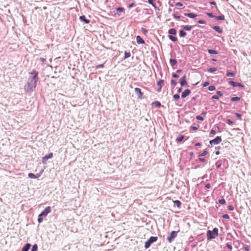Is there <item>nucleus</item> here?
Wrapping results in <instances>:
<instances>
[{
  "instance_id": "nucleus-33",
  "label": "nucleus",
  "mask_w": 251,
  "mask_h": 251,
  "mask_svg": "<svg viewBox=\"0 0 251 251\" xmlns=\"http://www.w3.org/2000/svg\"><path fill=\"white\" fill-rule=\"evenodd\" d=\"M235 75V73L233 72H230L229 71H227L226 72V76L228 77L230 76H234Z\"/></svg>"
},
{
  "instance_id": "nucleus-19",
  "label": "nucleus",
  "mask_w": 251,
  "mask_h": 251,
  "mask_svg": "<svg viewBox=\"0 0 251 251\" xmlns=\"http://www.w3.org/2000/svg\"><path fill=\"white\" fill-rule=\"evenodd\" d=\"M181 27L184 30H187V31H190L193 27V26L192 25H182Z\"/></svg>"
},
{
  "instance_id": "nucleus-14",
  "label": "nucleus",
  "mask_w": 251,
  "mask_h": 251,
  "mask_svg": "<svg viewBox=\"0 0 251 251\" xmlns=\"http://www.w3.org/2000/svg\"><path fill=\"white\" fill-rule=\"evenodd\" d=\"M212 28L216 32H217L219 33H223V29L219 26L217 25H214L212 27Z\"/></svg>"
},
{
  "instance_id": "nucleus-49",
  "label": "nucleus",
  "mask_w": 251,
  "mask_h": 251,
  "mask_svg": "<svg viewBox=\"0 0 251 251\" xmlns=\"http://www.w3.org/2000/svg\"><path fill=\"white\" fill-rule=\"evenodd\" d=\"M209 84V81H205L204 83H203L202 86L204 87H205L207 86Z\"/></svg>"
},
{
  "instance_id": "nucleus-44",
  "label": "nucleus",
  "mask_w": 251,
  "mask_h": 251,
  "mask_svg": "<svg viewBox=\"0 0 251 251\" xmlns=\"http://www.w3.org/2000/svg\"><path fill=\"white\" fill-rule=\"evenodd\" d=\"M196 119L198 120H199V121H202L203 120V118L202 117H201V116H197L196 117Z\"/></svg>"
},
{
  "instance_id": "nucleus-53",
  "label": "nucleus",
  "mask_w": 251,
  "mask_h": 251,
  "mask_svg": "<svg viewBox=\"0 0 251 251\" xmlns=\"http://www.w3.org/2000/svg\"><path fill=\"white\" fill-rule=\"evenodd\" d=\"M211 99H213V100H218L219 99V97L217 95H214V96H213L212 97Z\"/></svg>"
},
{
  "instance_id": "nucleus-59",
  "label": "nucleus",
  "mask_w": 251,
  "mask_h": 251,
  "mask_svg": "<svg viewBox=\"0 0 251 251\" xmlns=\"http://www.w3.org/2000/svg\"><path fill=\"white\" fill-rule=\"evenodd\" d=\"M205 188L207 189H210L211 188V185L210 183H207L205 185Z\"/></svg>"
},
{
  "instance_id": "nucleus-55",
  "label": "nucleus",
  "mask_w": 251,
  "mask_h": 251,
  "mask_svg": "<svg viewBox=\"0 0 251 251\" xmlns=\"http://www.w3.org/2000/svg\"><path fill=\"white\" fill-rule=\"evenodd\" d=\"M216 93L217 94V95L219 96H223V93L221 91H217Z\"/></svg>"
},
{
  "instance_id": "nucleus-20",
  "label": "nucleus",
  "mask_w": 251,
  "mask_h": 251,
  "mask_svg": "<svg viewBox=\"0 0 251 251\" xmlns=\"http://www.w3.org/2000/svg\"><path fill=\"white\" fill-rule=\"evenodd\" d=\"M170 63L174 69V66L176 65L177 61L175 59L171 58L170 59Z\"/></svg>"
},
{
  "instance_id": "nucleus-64",
  "label": "nucleus",
  "mask_w": 251,
  "mask_h": 251,
  "mask_svg": "<svg viewBox=\"0 0 251 251\" xmlns=\"http://www.w3.org/2000/svg\"><path fill=\"white\" fill-rule=\"evenodd\" d=\"M201 144L200 143H197L195 144V146L197 147H201Z\"/></svg>"
},
{
  "instance_id": "nucleus-38",
  "label": "nucleus",
  "mask_w": 251,
  "mask_h": 251,
  "mask_svg": "<svg viewBox=\"0 0 251 251\" xmlns=\"http://www.w3.org/2000/svg\"><path fill=\"white\" fill-rule=\"evenodd\" d=\"M177 83L176 81L174 79H172L171 81V85L173 86L174 87L176 86Z\"/></svg>"
},
{
  "instance_id": "nucleus-50",
  "label": "nucleus",
  "mask_w": 251,
  "mask_h": 251,
  "mask_svg": "<svg viewBox=\"0 0 251 251\" xmlns=\"http://www.w3.org/2000/svg\"><path fill=\"white\" fill-rule=\"evenodd\" d=\"M104 67V64H100L96 66V69L102 68Z\"/></svg>"
},
{
  "instance_id": "nucleus-12",
  "label": "nucleus",
  "mask_w": 251,
  "mask_h": 251,
  "mask_svg": "<svg viewBox=\"0 0 251 251\" xmlns=\"http://www.w3.org/2000/svg\"><path fill=\"white\" fill-rule=\"evenodd\" d=\"M135 92L136 94V95L138 97V98L139 99H142V96H143V93L141 91V90L139 88H135L134 89Z\"/></svg>"
},
{
  "instance_id": "nucleus-60",
  "label": "nucleus",
  "mask_w": 251,
  "mask_h": 251,
  "mask_svg": "<svg viewBox=\"0 0 251 251\" xmlns=\"http://www.w3.org/2000/svg\"><path fill=\"white\" fill-rule=\"evenodd\" d=\"M135 6V3L132 2L129 4L128 7L129 8H132Z\"/></svg>"
},
{
  "instance_id": "nucleus-21",
  "label": "nucleus",
  "mask_w": 251,
  "mask_h": 251,
  "mask_svg": "<svg viewBox=\"0 0 251 251\" xmlns=\"http://www.w3.org/2000/svg\"><path fill=\"white\" fill-rule=\"evenodd\" d=\"M169 35H174L176 34V30L175 28H171L168 30Z\"/></svg>"
},
{
  "instance_id": "nucleus-11",
  "label": "nucleus",
  "mask_w": 251,
  "mask_h": 251,
  "mask_svg": "<svg viewBox=\"0 0 251 251\" xmlns=\"http://www.w3.org/2000/svg\"><path fill=\"white\" fill-rule=\"evenodd\" d=\"M53 157V153L52 152H50L47 155H46L45 156H44L42 158V163L43 164H45L46 163V161L50 158H51Z\"/></svg>"
},
{
  "instance_id": "nucleus-54",
  "label": "nucleus",
  "mask_w": 251,
  "mask_h": 251,
  "mask_svg": "<svg viewBox=\"0 0 251 251\" xmlns=\"http://www.w3.org/2000/svg\"><path fill=\"white\" fill-rule=\"evenodd\" d=\"M244 249H245V250L246 251H249L250 250V246H247V245H246V246L244 247Z\"/></svg>"
},
{
  "instance_id": "nucleus-37",
  "label": "nucleus",
  "mask_w": 251,
  "mask_h": 251,
  "mask_svg": "<svg viewBox=\"0 0 251 251\" xmlns=\"http://www.w3.org/2000/svg\"><path fill=\"white\" fill-rule=\"evenodd\" d=\"M219 202L221 204H225L226 203V200L224 199V198H222L221 199H220L219 200Z\"/></svg>"
},
{
  "instance_id": "nucleus-4",
  "label": "nucleus",
  "mask_w": 251,
  "mask_h": 251,
  "mask_svg": "<svg viewBox=\"0 0 251 251\" xmlns=\"http://www.w3.org/2000/svg\"><path fill=\"white\" fill-rule=\"evenodd\" d=\"M158 239V237L157 236H151L146 242L145 244V248L147 249L149 248L151 245V244L156 242Z\"/></svg>"
},
{
  "instance_id": "nucleus-31",
  "label": "nucleus",
  "mask_w": 251,
  "mask_h": 251,
  "mask_svg": "<svg viewBox=\"0 0 251 251\" xmlns=\"http://www.w3.org/2000/svg\"><path fill=\"white\" fill-rule=\"evenodd\" d=\"M131 55V54L130 53V52H127V51H125V56H124V59H126V58H129Z\"/></svg>"
},
{
  "instance_id": "nucleus-41",
  "label": "nucleus",
  "mask_w": 251,
  "mask_h": 251,
  "mask_svg": "<svg viewBox=\"0 0 251 251\" xmlns=\"http://www.w3.org/2000/svg\"><path fill=\"white\" fill-rule=\"evenodd\" d=\"M173 98L175 100H177L179 99L180 96H179V95L178 94H175V95H174Z\"/></svg>"
},
{
  "instance_id": "nucleus-32",
  "label": "nucleus",
  "mask_w": 251,
  "mask_h": 251,
  "mask_svg": "<svg viewBox=\"0 0 251 251\" xmlns=\"http://www.w3.org/2000/svg\"><path fill=\"white\" fill-rule=\"evenodd\" d=\"M240 100V98L238 97H232L231 98V100L232 101H239Z\"/></svg>"
},
{
  "instance_id": "nucleus-5",
  "label": "nucleus",
  "mask_w": 251,
  "mask_h": 251,
  "mask_svg": "<svg viewBox=\"0 0 251 251\" xmlns=\"http://www.w3.org/2000/svg\"><path fill=\"white\" fill-rule=\"evenodd\" d=\"M177 231H173L171 232L169 236L167 237V240L169 243H171L172 241L177 236Z\"/></svg>"
},
{
  "instance_id": "nucleus-46",
  "label": "nucleus",
  "mask_w": 251,
  "mask_h": 251,
  "mask_svg": "<svg viewBox=\"0 0 251 251\" xmlns=\"http://www.w3.org/2000/svg\"><path fill=\"white\" fill-rule=\"evenodd\" d=\"M227 209L229 211H233L234 210V207L232 205H229L227 207Z\"/></svg>"
},
{
  "instance_id": "nucleus-29",
  "label": "nucleus",
  "mask_w": 251,
  "mask_h": 251,
  "mask_svg": "<svg viewBox=\"0 0 251 251\" xmlns=\"http://www.w3.org/2000/svg\"><path fill=\"white\" fill-rule=\"evenodd\" d=\"M116 10L120 13H125V8L122 7H119L117 8Z\"/></svg>"
},
{
  "instance_id": "nucleus-16",
  "label": "nucleus",
  "mask_w": 251,
  "mask_h": 251,
  "mask_svg": "<svg viewBox=\"0 0 251 251\" xmlns=\"http://www.w3.org/2000/svg\"><path fill=\"white\" fill-rule=\"evenodd\" d=\"M136 42L139 44H145L144 40L139 35L136 36Z\"/></svg>"
},
{
  "instance_id": "nucleus-27",
  "label": "nucleus",
  "mask_w": 251,
  "mask_h": 251,
  "mask_svg": "<svg viewBox=\"0 0 251 251\" xmlns=\"http://www.w3.org/2000/svg\"><path fill=\"white\" fill-rule=\"evenodd\" d=\"M215 18L218 21H223L225 20V16L223 15L218 16H215Z\"/></svg>"
},
{
  "instance_id": "nucleus-13",
  "label": "nucleus",
  "mask_w": 251,
  "mask_h": 251,
  "mask_svg": "<svg viewBox=\"0 0 251 251\" xmlns=\"http://www.w3.org/2000/svg\"><path fill=\"white\" fill-rule=\"evenodd\" d=\"M190 94H191L190 90L187 89L185 90L182 93L181 98L183 99L185 98L186 97L189 96Z\"/></svg>"
},
{
  "instance_id": "nucleus-7",
  "label": "nucleus",
  "mask_w": 251,
  "mask_h": 251,
  "mask_svg": "<svg viewBox=\"0 0 251 251\" xmlns=\"http://www.w3.org/2000/svg\"><path fill=\"white\" fill-rule=\"evenodd\" d=\"M179 82H180V85L182 87L188 86V83L187 82L186 80V75H183V76H182L180 78V79L179 80Z\"/></svg>"
},
{
  "instance_id": "nucleus-26",
  "label": "nucleus",
  "mask_w": 251,
  "mask_h": 251,
  "mask_svg": "<svg viewBox=\"0 0 251 251\" xmlns=\"http://www.w3.org/2000/svg\"><path fill=\"white\" fill-rule=\"evenodd\" d=\"M174 203L177 206L178 208H179L181 205V202L178 200H176L173 201Z\"/></svg>"
},
{
  "instance_id": "nucleus-36",
  "label": "nucleus",
  "mask_w": 251,
  "mask_h": 251,
  "mask_svg": "<svg viewBox=\"0 0 251 251\" xmlns=\"http://www.w3.org/2000/svg\"><path fill=\"white\" fill-rule=\"evenodd\" d=\"M222 163L220 161H218L216 163V166L217 168H220L221 167Z\"/></svg>"
},
{
  "instance_id": "nucleus-48",
  "label": "nucleus",
  "mask_w": 251,
  "mask_h": 251,
  "mask_svg": "<svg viewBox=\"0 0 251 251\" xmlns=\"http://www.w3.org/2000/svg\"><path fill=\"white\" fill-rule=\"evenodd\" d=\"M223 218L226 219H229V216H228V215L225 214L223 215Z\"/></svg>"
},
{
  "instance_id": "nucleus-45",
  "label": "nucleus",
  "mask_w": 251,
  "mask_h": 251,
  "mask_svg": "<svg viewBox=\"0 0 251 251\" xmlns=\"http://www.w3.org/2000/svg\"><path fill=\"white\" fill-rule=\"evenodd\" d=\"M173 17H174L175 19H177V20H178V19H179L180 18V16L177 15H176V14H175V13H174V14H173Z\"/></svg>"
},
{
  "instance_id": "nucleus-2",
  "label": "nucleus",
  "mask_w": 251,
  "mask_h": 251,
  "mask_svg": "<svg viewBox=\"0 0 251 251\" xmlns=\"http://www.w3.org/2000/svg\"><path fill=\"white\" fill-rule=\"evenodd\" d=\"M51 212V207L50 206H48L45 208V209L41 212V213L39 215L38 218V222L39 223H41L43 221V218L47 216V215Z\"/></svg>"
},
{
  "instance_id": "nucleus-10",
  "label": "nucleus",
  "mask_w": 251,
  "mask_h": 251,
  "mask_svg": "<svg viewBox=\"0 0 251 251\" xmlns=\"http://www.w3.org/2000/svg\"><path fill=\"white\" fill-rule=\"evenodd\" d=\"M164 85V80L162 79H159V81L157 83V85L158 86V89L157 91L158 92H160L161 90L162 87Z\"/></svg>"
},
{
  "instance_id": "nucleus-61",
  "label": "nucleus",
  "mask_w": 251,
  "mask_h": 251,
  "mask_svg": "<svg viewBox=\"0 0 251 251\" xmlns=\"http://www.w3.org/2000/svg\"><path fill=\"white\" fill-rule=\"evenodd\" d=\"M199 161L201 162H205V159L203 158H199Z\"/></svg>"
},
{
  "instance_id": "nucleus-39",
  "label": "nucleus",
  "mask_w": 251,
  "mask_h": 251,
  "mask_svg": "<svg viewBox=\"0 0 251 251\" xmlns=\"http://www.w3.org/2000/svg\"><path fill=\"white\" fill-rule=\"evenodd\" d=\"M208 89V90H209L210 91H212L215 90L216 89V88L214 85H211V86H209Z\"/></svg>"
},
{
  "instance_id": "nucleus-9",
  "label": "nucleus",
  "mask_w": 251,
  "mask_h": 251,
  "mask_svg": "<svg viewBox=\"0 0 251 251\" xmlns=\"http://www.w3.org/2000/svg\"><path fill=\"white\" fill-rule=\"evenodd\" d=\"M43 172V170H42L40 173L36 174L35 175L33 173H29L28 175V176L30 178H38L41 176V175Z\"/></svg>"
},
{
  "instance_id": "nucleus-51",
  "label": "nucleus",
  "mask_w": 251,
  "mask_h": 251,
  "mask_svg": "<svg viewBox=\"0 0 251 251\" xmlns=\"http://www.w3.org/2000/svg\"><path fill=\"white\" fill-rule=\"evenodd\" d=\"M172 76L174 78H178L179 77V75L176 73H173L172 74Z\"/></svg>"
},
{
  "instance_id": "nucleus-47",
  "label": "nucleus",
  "mask_w": 251,
  "mask_h": 251,
  "mask_svg": "<svg viewBox=\"0 0 251 251\" xmlns=\"http://www.w3.org/2000/svg\"><path fill=\"white\" fill-rule=\"evenodd\" d=\"M183 5V4H182V3H181L180 2H178L176 3V6L181 7Z\"/></svg>"
},
{
  "instance_id": "nucleus-24",
  "label": "nucleus",
  "mask_w": 251,
  "mask_h": 251,
  "mask_svg": "<svg viewBox=\"0 0 251 251\" xmlns=\"http://www.w3.org/2000/svg\"><path fill=\"white\" fill-rule=\"evenodd\" d=\"M168 38L170 40H171L172 41H173L174 42H175L177 40V38L173 35H169Z\"/></svg>"
},
{
  "instance_id": "nucleus-35",
  "label": "nucleus",
  "mask_w": 251,
  "mask_h": 251,
  "mask_svg": "<svg viewBox=\"0 0 251 251\" xmlns=\"http://www.w3.org/2000/svg\"><path fill=\"white\" fill-rule=\"evenodd\" d=\"M207 154V151H203L202 153L199 154V157H203L205 156Z\"/></svg>"
},
{
  "instance_id": "nucleus-23",
  "label": "nucleus",
  "mask_w": 251,
  "mask_h": 251,
  "mask_svg": "<svg viewBox=\"0 0 251 251\" xmlns=\"http://www.w3.org/2000/svg\"><path fill=\"white\" fill-rule=\"evenodd\" d=\"M184 138V136L183 135H179L176 139V141L177 142H181Z\"/></svg>"
},
{
  "instance_id": "nucleus-17",
  "label": "nucleus",
  "mask_w": 251,
  "mask_h": 251,
  "mask_svg": "<svg viewBox=\"0 0 251 251\" xmlns=\"http://www.w3.org/2000/svg\"><path fill=\"white\" fill-rule=\"evenodd\" d=\"M79 19L81 21L83 22L86 24H89L90 23V20L87 19L84 15L80 16Z\"/></svg>"
},
{
  "instance_id": "nucleus-8",
  "label": "nucleus",
  "mask_w": 251,
  "mask_h": 251,
  "mask_svg": "<svg viewBox=\"0 0 251 251\" xmlns=\"http://www.w3.org/2000/svg\"><path fill=\"white\" fill-rule=\"evenodd\" d=\"M229 84L232 85L233 87H239L242 88H244L245 86L241 83L236 82L233 81H230Z\"/></svg>"
},
{
  "instance_id": "nucleus-15",
  "label": "nucleus",
  "mask_w": 251,
  "mask_h": 251,
  "mask_svg": "<svg viewBox=\"0 0 251 251\" xmlns=\"http://www.w3.org/2000/svg\"><path fill=\"white\" fill-rule=\"evenodd\" d=\"M184 14L185 16L188 17L190 18H192V19L195 18L196 17H197V15L195 13H184Z\"/></svg>"
},
{
  "instance_id": "nucleus-22",
  "label": "nucleus",
  "mask_w": 251,
  "mask_h": 251,
  "mask_svg": "<svg viewBox=\"0 0 251 251\" xmlns=\"http://www.w3.org/2000/svg\"><path fill=\"white\" fill-rule=\"evenodd\" d=\"M179 35L180 37H184L186 35V32L184 30H180L179 31Z\"/></svg>"
},
{
  "instance_id": "nucleus-52",
  "label": "nucleus",
  "mask_w": 251,
  "mask_h": 251,
  "mask_svg": "<svg viewBox=\"0 0 251 251\" xmlns=\"http://www.w3.org/2000/svg\"><path fill=\"white\" fill-rule=\"evenodd\" d=\"M235 114L238 119H240L241 118V115L240 114L238 113H235Z\"/></svg>"
},
{
  "instance_id": "nucleus-25",
  "label": "nucleus",
  "mask_w": 251,
  "mask_h": 251,
  "mask_svg": "<svg viewBox=\"0 0 251 251\" xmlns=\"http://www.w3.org/2000/svg\"><path fill=\"white\" fill-rule=\"evenodd\" d=\"M207 51L210 54H217L218 53L217 50H214L208 49Z\"/></svg>"
},
{
  "instance_id": "nucleus-34",
  "label": "nucleus",
  "mask_w": 251,
  "mask_h": 251,
  "mask_svg": "<svg viewBox=\"0 0 251 251\" xmlns=\"http://www.w3.org/2000/svg\"><path fill=\"white\" fill-rule=\"evenodd\" d=\"M38 251V246L37 244H34L32 246L31 248V251Z\"/></svg>"
},
{
  "instance_id": "nucleus-56",
  "label": "nucleus",
  "mask_w": 251,
  "mask_h": 251,
  "mask_svg": "<svg viewBox=\"0 0 251 251\" xmlns=\"http://www.w3.org/2000/svg\"><path fill=\"white\" fill-rule=\"evenodd\" d=\"M226 246L230 250H231L232 248L231 245L229 243H227Z\"/></svg>"
},
{
  "instance_id": "nucleus-1",
  "label": "nucleus",
  "mask_w": 251,
  "mask_h": 251,
  "mask_svg": "<svg viewBox=\"0 0 251 251\" xmlns=\"http://www.w3.org/2000/svg\"><path fill=\"white\" fill-rule=\"evenodd\" d=\"M30 75L26 84L25 85L24 89L27 93L32 92L37 86V83L39 80L38 72L32 70L29 73Z\"/></svg>"
},
{
  "instance_id": "nucleus-58",
  "label": "nucleus",
  "mask_w": 251,
  "mask_h": 251,
  "mask_svg": "<svg viewBox=\"0 0 251 251\" xmlns=\"http://www.w3.org/2000/svg\"><path fill=\"white\" fill-rule=\"evenodd\" d=\"M198 22L200 24H205V22L204 21H203V20H199Z\"/></svg>"
},
{
  "instance_id": "nucleus-57",
  "label": "nucleus",
  "mask_w": 251,
  "mask_h": 251,
  "mask_svg": "<svg viewBox=\"0 0 251 251\" xmlns=\"http://www.w3.org/2000/svg\"><path fill=\"white\" fill-rule=\"evenodd\" d=\"M39 60L43 63L46 61V59L45 58L40 57Z\"/></svg>"
},
{
  "instance_id": "nucleus-40",
  "label": "nucleus",
  "mask_w": 251,
  "mask_h": 251,
  "mask_svg": "<svg viewBox=\"0 0 251 251\" xmlns=\"http://www.w3.org/2000/svg\"><path fill=\"white\" fill-rule=\"evenodd\" d=\"M226 123L229 125H232L233 124V122L230 119H227Z\"/></svg>"
},
{
  "instance_id": "nucleus-63",
  "label": "nucleus",
  "mask_w": 251,
  "mask_h": 251,
  "mask_svg": "<svg viewBox=\"0 0 251 251\" xmlns=\"http://www.w3.org/2000/svg\"><path fill=\"white\" fill-rule=\"evenodd\" d=\"M191 128L194 130H196L198 129V127L195 126H192Z\"/></svg>"
},
{
  "instance_id": "nucleus-6",
  "label": "nucleus",
  "mask_w": 251,
  "mask_h": 251,
  "mask_svg": "<svg viewBox=\"0 0 251 251\" xmlns=\"http://www.w3.org/2000/svg\"><path fill=\"white\" fill-rule=\"evenodd\" d=\"M222 138L220 136H217L215 139L210 141L211 145H217L222 142Z\"/></svg>"
},
{
  "instance_id": "nucleus-28",
  "label": "nucleus",
  "mask_w": 251,
  "mask_h": 251,
  "mask_svg": "<svg viewBox=\"0 0 251 251\" xmlns=\"http://www.w3.org/2000/svg\"><path fill=\"white\" fill-rule=\"evenodd\" d=\"M152 105H154L157 107H160L162 106L161 103L158 101H155L152 102Z\"/></svg>"
},
{
  "instance_id": "nucleus-30",
  "label": "nucleus",
  "mask_w": 251,
  "mask_h": 251,
  "mask_svg": "<svg viewBox=\"0 0 251 251\" xmlns=\"http://www.w3.org/2000/svg\"><path fill=\"white\" fill-rule=\"evenodd\" d=\"M217 71V69L214 67L209 68L208 70V72L209 73H214Z\"/></svg>"
},
{
  "instance_id": "nucleus-42",
  "label": "nucleus",
  "mask_w": 251,
  "mask_h": 251,
  "mask_svg": "<svg viewBox=\"0 0 251 251\" xmlns=\"http://www.w3.org/2000/svg\"><path fill=\"white\" fill-rule=\"evenodd\" d=\"M206 15L210 18H215V16L212 13H206Z\"/></svg>"
},
{
  "instance_id": "nucleus-18",
  "label": "nucleus",
  "mask_w": 251,
  "mask_h": 251,
  "mask_svg": "<svg viewBox=\"0 0 251 251\" xmlns=\"http://www.w3.org/2000/svg\"><path fill=\"white\" fill-rule=\"evenodd\" d=\"M31 247V244L26 243L22 248V251H28Z\"/></svg>"
},
{
  "instance_id": "nucleus-62",
  "label": "nucleus",
  "mask_w": 251,
  "mask_h": 251,
  "mask_svg": "<svg viewBox=\"0 0 251 251\" xmlns=\"http://www.w3.org/2000/svg\"><path fill=\"white\" fill-rule=\"evenodd\" d=\"M216 131L214 129H211L210 131V134L212 135H215L216 134Z\"/></svg>"
},
{
  "instance_id": "nucleus-43",
  "label": "nucleus",
  "mask_w": 251,
  "mask_h": 251,
  "mask_svg": "<svg viewBox=\"0 0 251 251\" xmlns=\"http://www.w3.org/2000/svg\"><path fill=\"white\" fill-rule=\"evenodd\" d=\"M141 31L144 34H146L148 33V30L146 29V28H141Z\"/></svg>"
},
{
  "instance_id": "nucleus-3",
  "label": "nucleus",
  "mask_w": 251,
  "mask_h": 251,
  "mask_svg": "<svg viewBox=\"0 0 251 251\" xmlns=\"http://www.w3.org/2000/svg\"><path fill=\"white\" fill-rule=\"evenodd\" d=\"M218 236V229L215 227L212 230H208L207 232V239L211 240V239H215Z\"/></svg>"
}]
</instances>
